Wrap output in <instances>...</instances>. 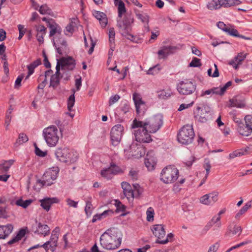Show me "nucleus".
<instances>
[{"instance_id":"1","label":"nucleus","mask_w":252,"mask_h":252,"mask_svg":"<svg viewBox=\"0 0 252 252\" xmlns=\"http://www.w3.org/2000/svg\"><path fill=\"white\" fill-rule=\"evenodd\" d=\"M123 234L117 228L112 227L105 231L100 237V245L103 249L114 250L120 247Z\"/></svg>"},{"instance_id":"2","label":"nucleus","mask_w":252,"mask_h":252,"mask_svg":"<svg viewBox=\"0 0 252 252\" xmlns=\"http://www.w3.org/2000/svg\"><path fill=\"white\" fill-rule=\"evenodd\" d=\"M136 122H142V121L135 119L133 121L131 127L134 129V134L137 141L141 143H149L152 141L150 133L147 127L144 125H135Z\"/></svg>"},{"instance_id":"3","label":"nucleus","mask_w":252,"mask_h":252,"mask_svg":"<svg viewBox=\"0 0 252 252\" xmlns=\"http://www.w3.org/2000/svg\"><path fill=\"white\" fill-rule=\"evenodd\" d=\"M135 125H144L147 127L150 133H154L158 131L162 126L163 117L160 114L155 115L146 119L145 121H142V122H136Z\"/></svg>"},{"instance_id":"4","label":"nucleus","mask_w":252,"mask_h":252,"mask_svg":"<svg viewBox=\"0 0 252 252\" xmlns=\"http://www.w3.org/2000/svg\"><path fill=\"white\" fill-rule=\"evenodd\" d=\"M60 132L55 126H50L43 130V136L49 147H55L58 143Z\"/></svg>"},{"instance_id":"5","label":"nucleus","mask_w":252,"mask_h":252,"mask_svg":"<svg viewBox=\"0 0 252 252\" xmlns=\"http://www.w3.org/2000/svg\"><path fill=\"white\" fill-rule=\"evenodd\" d=\"M55 155L60 161L70 164L76 161L78 157L76 152L68 148L58 149Z\"/></svg>"},{"instance_id":"6","label":"nucleus","mask_w":252,"mask_h":252,"mask_svg":"<svg viewBox=\"0 0 252 252\" xmlns=\"http://www.w3.org/2000/svg\"><path fill=\"white\" fill-rule=\"evenodd\" d=\"M178 177V170L174 166L170 165L162 170L160 179L165 184H171L176 181Z\"/></svg>"},{"instance_id":"7","label":"nucleus","mask_w":252,"mask_h":252,"mask_svg":"<svg viewBox=\"0 0 252 252\" xmlns=\"http://www.w3.org/2000/svg\"><path fill=\"white\" fill-rule=\"evenodd\" d=\"M194 137V132L191 126H184L178 134V141L182 144L188 145L192 143Z\"/></svg>"},{"instance_id":"8","label":"nucleus","mask_w":252,"mask_h":252,"mask_svg":"<svg viewBox=\"0 0 252 252\" xmlns=\"http://www.w3.org/2000/svg\"><path fill=\"white\" fill-rule=\"evenodd\" d=\"M133 22V17L128 15H126L123 19L121 18L117 20V26L122 32V34L123 36L128 35L131 38L133 37V36L130 34L132 29V24Z\"/></svg>"},{"instance_id":"9","label":"nucleus","mask_w":252,"mask_h":252,"mask_svg":"<svg viewBox=\"0 0 252 252\" xmlns=\"http://www.w3.org/2000/svg\"><path fill=\"white\" fill-rule=\"evenodd\" d=\"M194 118L196 121L200 123H206L212 118L211 108L207 104L198 106L194 112Z\"/></svg>"},{"instance_id":"10","label":"nucleus","mask_w":252,"mask_h":252,"mask_svg":"<svg viewBox=\"0 0 252 252\" xmlns=\"http://www.w3.org/2000/svg\"><path fill=\"white\" fill-rule=\"evenodd\" d=\"M59 172L58 167H53L49 168L43 174L42 179L38 180V182L42 186H50L54 184L56 180Z\"/></svg>"},{"instance_id":"11","label":"nucleus","mask_w":252,"mask_h":252,"mask_svg":"<svg viewBox=\"0 0 252 252\" xmlns=\"http://www.w3.org/2000/svg\"><path fill=\"white\" fill-rule=\"evenodd\" d=\"M241 3L240 0H213L207 4V8L211 10H217L221 7H229Z\"/></svg>"},{"instance_id":"12","label":"nucleus","mask_w":252,"mask_h":252,"mask_svg":"<svg viewBox=\"0 0 252 252\" xmlns=\"http://www.w3.org/2000/svg\"><path fill=\"white\" fill-rule=\"evenodd\" d=\"M196 90V85L193 82L188 80L180 82L177 85V90L183 95H189L192 94Z\"/></svg>"},{"instance_id":"13","label":"nucleus","mask_w":252,"mask_h":252,"mask_svg":"<svg viewBox=\"0 0 252 252\" xmlns=\"http://www.w3.org/2000/svg\"><path fill=\"white\" fill-rule=\"evenodd\" d=\"M59 231V228L56 227L52 232L50 240L41 245V247L44 248L46 251L50 250L54 252L58 245Z\"/></svg>"},{"instance_id":"14","label":"nucleus","mask_w":252,"mask_h":252,"mask_svg":"<svg viewBox=\"0 0 252 252\" xmlns=\"http://www.w3.org/2000/svg\"><path fill=\"white\" fill-rule=\"evenodd\" d=\"M75 66V60L71 57L62 58L58 60L56 65V71H60L61 68L62 70H73Z\"/></svg>"},{"instance_id":"15","label":"nucleus","mask_w":252,"mask_h":252,"mask_svg":"<svg viewBox=\"0 0 252 252\" xmlns=\"http://www.w3.org/2000/svg\"><path fill=\"white\" fill-rule=\"evenodd\" d=\"M123 131L124 127L120 124L116 125L112 128L111 130V138L113 145L117 146L119 144Z\"/></svg>"},{"instance_id":"16","label":"nucleus","mask_w":252,"mask_h":252,"mask_svg":"<svg viewBox=\"0 0 252 252\" xmlns=\"http://www.w3.org/2000/svg\"><path fill=\"white\" fill-rule=\"evenodd\" d=\"M218 192L206 194L200 198V202L206 205H211L218 200Z\"/></svg>"},{"instance_id":"17","label":"nucleus","mask_w":252,"mask_h":252,"mask_svg":"<svg viewBox=\"0 0 252 252\" xmlns=\"http://www.w3.org/2000/svg\"><path fill=\"white\" fill-rule=\"evenodd\" d=\"M176 49L175 46H164L158 51V58L159 59H166L170 54L174 53Z\"/></svg>"},{"instance_id":"18","label":"nucleus","mask_w":252,"mask_h":252,"mask_svg":"<svg viewBox=\"0 0 252 252\" xmlns=\"http://www.w3.org/2000/svg\"><path fill=\"white\" fill-rule=\"evenodd\" d=\"M144 163L148 170H153L154 169L155 166L157 163V159L154 157L153 151L149 152L147 153Z\"/></svg>"},{"instance_id":"19","label":"nucleus","mask_w":252,"mask_h":252,"mask_svg":"<svg viewBox=\"0 0 252 252\" xmlns=\"http://www.w3.org/2000/svg\"><path fill=\"white\" fill-rule=\"evenodd\" d=\"M122 188L123 189L124 194L127 199L130 201L134 198V192L129 184L123 182L122 183Z\"/></svg>"},{"instance_id":"20","label":"nucleus","mask_w":252,"mask_h":252,"mask_svg":"<svg viewBox=\"0 0 252 252\" xmlns=\"http://www.w3.org/2000/svg\"><path fill=\"white\" fill-rule=\"evenodd\" d=\"M152 231L154 235L158 238L157 240H159L165 235V231L163 226L161 224L154 225Z\"/></svg>"},{"instance_id":"21","label":"nucleus","mask_w":252,"mask_h":252,"mask_svg":"<svg viewBox=\"0 0 252 252\" xmlns=\"http://www.w3.org/2000/svg\"><path fill=\"white\" fill-rule=\"evenodd\" d=\"M13 225L11 224L0 225V239H4L12 232Z\"/></svg>"},{"instance_id":"22","label":"nucleus","mask_w":252,"mask_h":252,"mask_svg":"<svg viewBox=\"0 0 252 252\" xmlns=\"http://www.w3.org/2000/svg\"><path fill=\"white\" fill-rule=\"evenodd\" d=\"M35 222L37 223V228L34 231V233H37L43 235L44 236H47L50 233V228L48 225L37 222L36 220H35Z\"/></svg>"},{"instance_id":"23","label":"nucleus","mask_w":252,"mask_h":252,"mask_svg":"<svg viewBox=\"0 0 252 252\" xmlns=\"http://www.w3.org/2000/svg\"><path fill=\"white\" fill-rule=\"evenodd\" d=\"M136 16L137 19L140 20L144 24V31L147 32H149L150 28L149 27V16L146 13H136Z\"/></svg>"},{"instance_id":"24","label":"nucleus","mask_w":252,"mask_h":252,"mask_svg":"<svg viewBox=\"0 0 252 252\" xmlns=\"http://www.w3.org/2000/svg\"><path fill=\"white\" fill-rule=\"evenodd\" d=\"M59 199L57 198H45L40 200L41 206L46 211H48L51 205L54 203H58Z\"/></svg>"},{"instance_id":"25","label":"nucleus","mask_w":252,"mask_h":252,"mask_svg":"<svg viewBox=\"0 0 252 252\" xmlns=\"http://www.w3.org/2000/svg\"><path fill=\"white\" fill-rule=\"evenodd\" d=\"M237 130L241 135L246 136L250 135L252 133L251 126L248 125V123L246 122L239 124Z\"/></svg>"},{"instance_id":"26","label":"nucleus","mask_w":252,"mask_h":252,"mask_svg":"<svg viewBox=\"0 0 252 252\" xmlns=\"http://www.w3.org/2000/svg\"><path fill=\"white\" fill-rule=\"evenodd\" d=\"M94 16L99 21V23L102 27H105L107 24L108 20L106 15L105 13L95 11L93 13Z\"/></svg>"},{"instance_id":"27","label":"nucleus","mask_w":252,"mask_h":252,"mask_svg":"<svg viewBox=\"0 0 252 252\" xmlns=\"http://www.w3.org/2000/svg\"><path fill=\"white\" fill-rule=\"evenodd\" d=\"M73 94L69 96L67 100V109L69 112L66 113V114L68 115L70 117L73 118L74 116V113H72V108L75 103V90L73 89L72 90Z\"/></svg>"},{"instance_id":"28","label":"nucleus","mask_w":252,"mask_h":252,"mask_svg":"<svg viewBox=\"0 0 252 252\" xmlns=\"http://www.w3.org/2000/svg\"><path fill=\"white\" fill-rule=\"evenodd\" d=\"M242 229L241 226L235 225L233 228L231 226L229 225L228 227L227 231L225 233V235L231 237L234 235H240L242 232Z\"/></svg>"},{"instance_id":"29","label":"nucleus","mask_w":252,"mask_h":252,"mask_svg":"<svg viewBox=\"0 0 252 252\" xmlns=\"http://www.w3.org/2000/svg\"><path fill=\"white\" fill-rule=\"evenodd\" d=\"M114 3L118 6V18H121L123 14L126 12L125 4L122 0H114Z\"/></svg>"},{"instance_id":"30","label":"nucleus","mask_w":252,"mask_h":252,"mask_svg":"<svg viewBox=\"0 0 252 252\" xmlns=\"http://www.w3.org/2000/svg\"><path fill=\"white\" fill-rule=\"evenodd\" d=\"M41 63V60L40 59H38L27 66L28 73L25 78V80L29 78V76L34 72V69Z\"/></svg>"},{"instance_id":"31","label":"nucleus","mask_w":252,"mask_h":252,"mask_svg":"<svg viewBox=\"0 0 252 252\" xmlns=\"http://www.w3.org/2000/svg\"><path fill=\"white\" fill-rule=\"evenodd\" d=\"M135 107L136 113L139 117L143 116L147 109V106L145 101L135 105Z\"/></svg>"},{"instance_id":"32","label":"nucleus","mask_w":252,"mask_h":252,"mask_svg":"<svg viewBox=\"0 0 252 252\" xmlns=\"http://www.w3.org/2000/svg\"><path fill=\"white\" fill-rule=\"evenodd\" d=\"M220 220V217L218 216L217 218L216 217H214L212 220L207 223L205 226V228H206L207 229H209L213 225V224H216V226L217 227L220 228L221 226V223Z\"/></svg>"},{"instance_id":"33","label":"nucleus","mask_w":252,"mask_h":252,"mask_svg":"<svg viewBox=\"0 0 252 252\" xmlns=\"http://www.w3.org/2000/svg\"><path fill=\"white\" fill-rule=\"evenodd\" d=\"M111 171L110 167H109L108 168L102 169L101 171L100 174L102 177L107 179H111L114 176Z\"/></svg>"},{"instance_id":"34","label":"nucleus","mask_w":252,"mask_h":252,"mask_svg":"<svg viewBox=\"0 0 252 252\" xmlns=\"http://www.w3.org/2000/svg\"><path fill=\"white\" fill-rule=\"evenodd\" d=\"M32 202V199H28L24 201L22 199H19L16 200L15 204L18 206H21L23 208H26L28 207Z\"/></svg>"},{"instance_id":"35","label":"nucleus","mask_w":252,"mask_h":252,"mask_svg":"<svg viewBox=\"0 0 252 252\" xmlns=\"http://www.w3.org/2000/svg\"><path fill=\"white\" fill-rule=\"evenodd\" d=\"M14 162V160L10 159L6 161H4L3 163L0 164V168L2 170L3 172H7L10 166L13 164Z\"/></svg>"},{"instance_id":"36","label":"nucleus","mask_w":252,"mask_h":252,"mask_svg":"<svg viewBox=\"0 0 252 252\" xmlns=\"http://www.w3.org/2000/svg\"><path fill=\"white\" fill-rule=\"evenodd\" d=\"M251 208V205L249 204H245V205L239 210V211L236 214L235 219L239 220L240 217L244 214L249 208Z\"/></svg>"},{"instance_id":"37","label":"nucleus","mask_w":252,"mask_h":252,"mask_svg":"<svg viewBox=\"0 0 252 252\" xmlns=\"http://www.w3.org/2000/svg\"><path fill=\"white\" fill-rule=\"evenodd\" d=\"M133 190L134 192V198L139 197L143 191V189L138 184H133Z\"/></svg>"},{"instance_id":"38","label":"nucleus","mask_w":252,"mask_h":252,"mask_svg":"<svg viewBox=\"0 0 252 252\" xmlns=\"http://www.w3.org/2000/svg\"><path fill=\"white\" fill-rule=\"evenodd\" d=\"M146 220L148 221H153L154 220V217L155 215V212L154 209L150 207L148 208L146 212Z\"/></svg>"},{"instance_id":"39","label":"nucleus","mask_w":252,"mask_h":252,"mask_svg":"<svg viewBox=\"0 0 252 252\" xmlns=\"http://www.w3.org/2000/svg\"><path fill=\"white\" fill-rule=\"evenodd\" d=\"M109 167L114 176L123 173L122 169L114 163H111Z\"/></svg>"},{"instance_id":"40","label":"nucleus","mask_w":252,"mask_h":252,"mask_svg":"<svg viewBox=\"0 0 252 252\" xmlns=\"http://www.w3.org/2000/svg\"><path fill=\"white\" fill-rule=\"evenodd\" d=\"M28 137L26 134L22 133L19 135L18 138L17 139L15 145H21L28 141Z\"/></svg>"},{"instance_id":"41","label":"nucleus","mask_w":252,"mask_h":252,"mask_svg":"<svg viewBox=\"0 0 252 252\" xmlns=\"http://www.w3.org/2000/svg\"><path fill=\"white\" fill-rule=\"evenodd\" d=\"M158 97L160 99H166L171 95L170 90H161L158 92Z\"/></svg>"},{"instance_id":"42","label":"nucleus","mask_w":252,"mask_h":252,"mask_svg":"<svg viewBox=\"0 0 252 252\" xmlns=\"http://www.w3.org/2000/svg\"><path fill=\"white\" fill-rule=\"evenodd\" d=\"M246 152V150H243V149H239L237 150L232 153H230L229 156V158L230 159L234 158L236 157H240L245 154V153Z\"/></svg>"},{"instance_id":"43","label":"nucleus","mask_w":252,"mask_h":252,"mask_svg":"<svg viewBox=\"0 0 252 252\" xmlns=\"http://www.w3.org/2000/svg\"><path fill=\"white\" fill-rule=\"evenodd\" d=\"M248 54H244L243 52H241L238 54L237 56H236L233 60L236 63H238V64H242L243 61L246 58Z\"/></svg>"},{"instance_id":"44","label":"nucleus","mask_w":252,"mask_h":252,"mask_svg":"<svg viewBox=\"0 0 252 252\" xmlns=\"http://www.w3.org/2000/svg\"><path fill=\"white\" fill-rule=\"evenodd\" d=\"M60 77L52 75L50 78V86L56 88L60 84Z\"/></svg>"},{"instance_id":"45","label":"nucleus","mask_w":252,"mask_h":252,"mask_svg":"<svg viewBox=\"0 0 252 252\" xmlns=\"http://www.w3.org/2000/svg\"><path fill=\"white\" fill-rule=\"evenodd\" d=\"M132 99L134 101V105L144 101L142 100L141 94L136 92L133 94Z\"/></svg>"},{"instance_id":"46","label":"nucleus","mask_w":252,"mask_h":252,"mask_svg":"<svg viewBox=\"0 0 252 252\" xmlns=\"http://www.w3.org/2000/svg\"><path fill=\"white\" fill-rule=\"evenodd\" d=\"M76 27V24L75 22L71 21L65 28L64 31L65 34H67V32L68 33H72L74 31V28Z\"/></svg>"},{"instance_id":"47","label":"nucleus","mask_w":252,"mask_h":252,"mask_svg":"<svg viewBox=\"0 0 252 252\" xmlns=\"http://www.w3.org/2000/svg\"><path fill=\"white\" fill-rule=\"evenodd\" d=\"M12 112V109H9L8 111L7 112L6 116H5V126L6 130L8 129V126L10 125L11 116V113Z\"/></svg>"},{"instance_id":"48","label":"nucleus","mask_w":252,"mask_h":252,"mask_svg":"<svg viewBox=\"0 0 252 252\" xmlns=\"http://www.w3.org/2000/svg\"><path fill=\"white\" fill-rule=\"evenodd\" d=\"M39 11L41 14L43 15L50 14L52 12L51 9H50L46 4L41 5L40 7Z\"/></svg>"},{"instance_id":"49","label":"nucleus","mask_w":252,"mask_h":252,"mask_svg":"<svg viewBox=\"0 0 252 252\" xmlns=\"http://www.w3.org/2000/svg\"><path fill=\"white\" fill-rule=\"evenodd\" d=\"M66 42L65 41H63L62 43V46L59 47L57 48V52L61 55H63V52H65V50L66 49Z\"/></svg>"},{"instance_id":"50","label":"nucleus","mask_w":252,"mask_h":252,"mask_svg":"<svg viewBox=\"0 0 252 252\" xmlns=\"http://www.w3.org/2000/svg\"><path fill=\"white\" fill-rule=\"evenodd\" d=\"M204 168L206 171V174L205 176V178H207V176L209 174V173L210 172V170L211 168V164L210 163L209 159L208 158H205L204 160V164L203 165Z\"/></svg>"},{"instance_id":"51","label":"nucleus","mask_w":252,"mask_h":252,"mask_svg":"<svg viewBox=\"0 0 252 252\" xmlns=\"http://www.w3.org/2000/svg\"><path fill=\"white\" fill-rule=\"evenodd\" d=\"M201 65L200 60L197 58H193L191 62L189 63V66L199 67Z\"/></svg>"},{"instance_id":"52","label":"nucleus","mask_w":252,"mask_h":252,"mask_svg":"<svg viewBox=\"0 0 252 252\" xmlns=\"http://www.w3.org/2000/svg\"><path fill=\"white\" fill-rule=\"evenodd\" d=\"M230 107H236L238 108H242L244 106V104L239 102L237 99H230Z\"/></svg>"},{"instance_id":"53","label":"nucleus","mask_w":252,"mask_h":252,"mask_svg":"<svg viewBox=\"0 0 252 252\" xmlns=\"http://www.w3.org/2000/svg\"><path fill=\"white\" fill-rule=\"evenodd\" d=\"M225 32L229 35L235 37H239L240 34L237 30L229 28H228L227 30H225Z\"/></svg>"},{"instance_id":"54","label":"nucleus","mask_w":252,"mask_h":252,"mask_svg":"<svg viewBox=\"0 0 252 252\" xmlns=\"http://www.w3.org/2000/svg\"><path fill=\"white\" fill-rule=\"evenodd\" d=\"M62 32V29L60 26H58L56 28L50 30L49 36L52 37L55 34H61Z\"/></svg>"},{"instance_id":"55","label":"nucleus","mask_w":252,"mask_h":252,"mask_svg":"<svg viewBox=\"0 0 252 252\" xmlns=\"http://www.w3.org/2000/svg\"><path fill=\"white\" fill-rule=\"evenodd\" d=\"M8 217L6 207H0V218L6 219Z\"/></svg>"},{"instance_id":"56","label":"nucleus","mask_w":252,"mask_h":252,"mask_svg":"<svg viewBox=\"0 0 252 252\" xmlns=\"http://www.w3.org/2000/svg\"><path fill=\"white\" fill-rule=\"evenodd\" d=\"M53 71L51 69H49L45 71L44 75H41L38 78V81H41L42 79H46L48 76H51L53 74Z\"/></svg>"},{"instance_id":"57","label":"nucleus","mask_w":252,"mask_h":252,"mask_svg":"<svg viewBox=\"0 0 252 252\" xmlns=\"http://www.w3.org/2000/svg\"><path fill=\"white\" fill-rule=\"evenodd\" d=\"M128 176L132 180H136L138 178V172L133 169H131L129 172Z\"/></svg>"},{"instance_id":"58","label":"nucleus","mask_w":252,"mask_h":252,"mask_svg":"<svg viewBox=\"0 0 252 252\" xmlns=\"http://www.w3.org/2000/svg\"><path fill=\"white\" fill-rule=\"evenodd\" d=\"M173 237V234L171 233L168 234L166 238L164 240H157L156 243L161 244H165L169 241V239L172 238Z\"/></svg>"},{"instance_id":"59","label":"nucleus","mask_w":252,"mask_h":252,"mask_svg":"<svg viewBox=\"0 0 252 252\" xmlns=\"http://www.w3.org/2000/svg\"><path fill=\"white\" fill-rule=\"evenodd\" d=\"M115 32L113 28H110L109 31V42L115 41Z\"/></svg>"},{"instance_id":"60","label":"nucleus","mask_w":252,"mask_h":252,"mask_svg":"<svg viewBox=\"0 0 252 252\" xmlns=\"http://www.w3.org/2000/svg\"><path fill=\"white\" fill-rule=\"evenodd\" d=\"M18 28L19 32L18 39L20 40L22 38V37L24 35V34L25 33V30L24 26L22 25H19L18 26Z\"/></svg>"},{"instance_id":"61","label":"nucleus","mask_w":252,"mask_h":252,"mask_svg":"<svg viewBox=\"0 0 252 252\" xmlns=\"http://www.w3.org/2000/svg\"><path fill=\"white\" fill-rule=\"evenodd\" d=\"M66 201L67 204L69 207H72L73 208H77V205H78V202H76L73 200H71L70 198L67 199Z\"/></svg>"},{"instance_id":"62","label":"nucleus","mask_w":252,"mask_h":252,"mask_svg":"<svg viewBox=\"0 0 252 252\" xmlns=\"http://www.w3.org/2000/svg\"><path fill=\"white\" fill-rule=\"evenodd\" d=\"M120 96L118 94H116L114 96H111L110 98L109 101V105H111L115 103V102H116L120 99Z\"/></svg>"},{"instance_id":"63","label":"nucleus","mask_w":252,"mask_h":252,"mask_svg":"<svg viewBox=\"0 0 252 252\" xmlns=\"http://www.w3.org/2000/svg\"><path fill=\"white\" fill-rule=\"evenodd\" d=\"M219 244L216 243L209 247L207 252H216L219 249Z\"/></svg>"},{"instance_id":"64","label":"nucleus","mask_w":252,"mask_h":252,"mask_svg":"<svg viewBox=\"0 0 252 252\" xmlns=\"http://www.w3.org/2000/svg\"><path fill=\"white\" fill-rule=\"evenodd\" d=\"M26 230L25 229H21L16 235L17 238L20 240L26 234Z\"/></svg>"}]
</instances>
